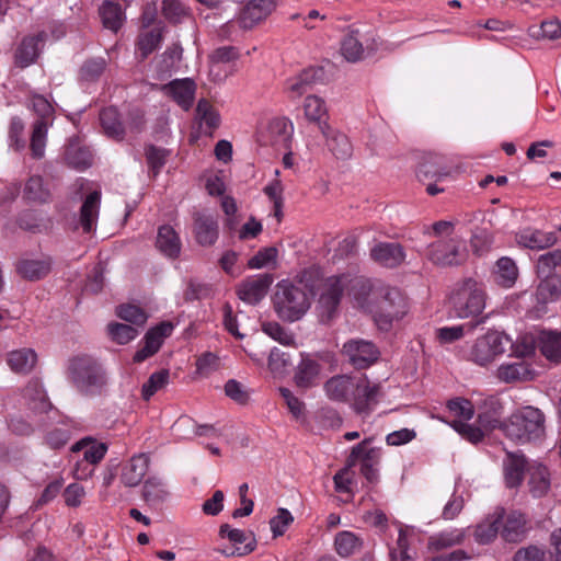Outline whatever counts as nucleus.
I'll return each mask as SVG.
<instances>
[{
  "instance_id": "64",
  "label": "nucleus",
  "mask_w": 561,
  "mask_h": 561,
  "mask_svg": "<svg viewBox=\"0 0 561 561\" xmlns=\"http://www.w3.org/2000/svg\"><path fill=\"white\" fill-rule=\"evenodd\" d=\"M108 333L118 344H126L138 335V331L135 328L123 323L108 324Z\"/></svg>"
},
{
  "instance_id": "32",
  "label": "nucleus",
  "mask_w": 561,
  "mask_h": 561,
  "mask_svg": "<svg viewBox=\"0 0 561 561\" xmlns=\"http://www.w3.org/2000/svg\"><path fill=\"white\" fill-rule=\"evenodd\" d=\"M101 193L93 191L84 199L80 210V225L83 232H92L98 222L99 210H100Z\"/></svg>"
},
{
  "instance_id": "52",
  "label": "nucleus",
  "mask_w": 561,
  "mask_h": 561,
  "mask_svg": "<svg viewBox=\"0 0 561 561\" xmlns=\"http://www.w3.org/2000/svg\"><path fill=\"white\" fill-rule=\"evenodd\" d=\"M444 162V156L438 153H428L424 157L423 161L420 163L416 175L419 180L423 183H431V181L435 180L436 171L439 165Z\"/></svg>"
},
{
  "instance_id": "24",
  "label": "nucleus",
  "mask_w": 561,
  "mask_h": 561,
  "mask_svg": "<svg viewBox=\"0 0 561 561\" xmlns=\"http://www.w3.org/2000/svg\"><path fill=\"white\" fill-rule=\"evenodd\" d=\"M516 242L523 248L539 251L554 245L557 236L551 231L526 228L516 234Z\"/></svg>"
},
{
  "instance_id": "45",
  "label": "nucleus",
  "mask_w": 561,
  "mask_h": 561,
  "mask_svg": "<svg viewBox=\"0 0 561 561\" xmlns=\"http://www.w3.org/2000/svg\"><path fill=\"white\" fill-rule=\"evenodd\" d=\"M494 274L499 285L510 288L518 277V268L512 259L503 256L497 260Z\"/></svg>"
},
{
  "instance_id": "14",
  "label": "nucleus",
  "mask_w": 561,
  "mask_h": 561,
  "mask_svg": "<svg viewBox=\"0 0 561 561\" xmlns=\"http://www.w3.org/2000/svg\"><path fill=\"white\" fill-rule=\"evenodd\" d=\"M343 354L355 368H366L379 357L378 348L369 341L351 340L343 345Z\"/></svg>"
},
{
  "instance_id": "7",
  "label": "nucleus",
  "mask_w": 561,
  "mask_h": 561,
  "mask_svg": "<svg viewBox=\"0 0 561 561\" xmlns=\"http://www.w3.org/2000/svg\"><path fill=\"white\" fill-rule=\"evenodd\" d=\"M511 339L495 330H490L477 337L470 347L463 353V357L476 365L485 367L502 356Z\"/></svg>"
},
{
  "instance_id": "4",
  "label": "nucleus",
  "mask_w": 561,
  "mask_h": 561,
  "mask_svg": "<svg viewBox=\"0 0 561 561\" xmlns=\"http://www.w3.org/2000/svg\"><path fill=\"white\" fill-rule=\"evenodd\" d=\"M506 437L518 444L537 443L545 436V416L539 409L525 407L501 424Z\"/></svg>"
},
{
  "instance_id": "55",
  "label": "nucleus",
  "mask_w": 561,
  "mask_h": 561,
  "mask_svg": "<svg viewBox=\"0 0 561 561\" xmlns=\"http://www.w3.org/2000/svg\"><path fill=\"white\" fill-rule=\"evenodd\" d=\"M323 137L327 139L329 149L336 158L343 159L351 154L352 146L344 134L334 131L330 127L329 135Z\"/></svg>"
},
{
  "instance_id": "59",
  "label": "nucleus",
  "mask_w": 561,
  "mask_h": 561,
  "mask_svg": "<svg viewBox=\"0 0 561 561\" xmlns=\"http://www.w3.org/2000/svg\"><path fill=\"white\" fill-rule=\"evenodd\" d=\"M195 366L196 375L201 377H208L209 375L219 369L220 359L215 353L204 352L199 356H197Z\"/></svg>"
},
{
  "instance_id": "37",
  "label": "nucleus",
  "mask_w": 561,
  "mask_h": 561,
  "mask_svg": "<svg viewBox=\"0 0 561 561\" xmlns=\"http://www.w3.org/2000/svg\"><path fill=\"white\" fill-rule=\"evenodd\" d=\"M540 279L536 289V301L545 307L557 301L561 296V276L538 277Z\"/></svg>"
},
{
  "instance_id": "34",
  "label": "nucleus",
  "mask_w": 561,
  "mask_h": 561,
  "mask_svg": "<svg viewBox=\"0 0 561 561\" xmlns=\"http://www.w3.org/2000/svg\"><path fill=\"white\" fill-rule=\"evenodd\" d=\"M496 377L503 382H519L526 381L534 377L530 366L524 362L518 360L514 363H504L496 370Z\"/></svg>"
},
{
  "instance_id": "41",
  "label": "nucleus",
  "mask_w": 561,
  "mask_h": 561,
  "mask_svg": "<svg viewBox=\"0 0 561 561\" xmlns=\"http://www.w3.org/2000/svg\"><path fill=\"white\" fill-rule=\"evenodd\" d=\"M49 124L45 119H37L32 126L30 150L34 159H42L45 154Z\"/></svg>"
},
{
  "instance_id": "57",
  "label": "nucleus",
  "mask_w": 561,
  "mask_h": 561,
  "mask_svg": "<svg viewBox=\"0 0 561 561\" xmlns=\"http://www.w3.org/2000/svg\"><path fill=\"white\" fill-rule=\"evenodd\" d=\"M25 125L20 117H12L9 124L8 142L9 147L15 151L25 148L26 141L24 136Z\"/></svg>"
},
{
  "instance_id": "60",
  "label": "nucleus",
  "mask_w": 561,
  "mask_h": 561,
  "mask_svg": "<svg viewBox=\"0 0 561 561\" xmlns=\"http://www.w3.org/2000/svg\"><path fill=\"white\" fill-rule=\"evenodd\" d=\"M24 197L33 202H45L49 197L41 176H31L24 187Z\"/></svg>"
},
{
  "instance_id": "13",
  "label": "nucleus",
  "mask_w": 561,
  "mask_h": 561,
  "mask_svg": "<svg viewBox=\"0 0 561 561\" xmlns=\"http://www.w3.org/2000/svg\"><path fill=\"white\" fill-rule=\"evenodd\" d=\"M219 534L230 542L229 546L220 549V552L227 557L244 556L254 550L255 540L250 533L231 528L229 525L225 524L220 526Z\"/></svg>"
},
{
  "instance_id": "27",
  "label": "nucleus",
  "mask_w": 561,
  "mask_h": 561,
  "mask_svg": "<svg viewBox=\"0 0 561 561\" xmlns=\"http://www.w3.org/2000/svg\"><path fill=\"white\" fill-rule=\"evenodd\" d=\"M162 89L183 110L186 111L191 107L196 89L193 80L187 78L174 80Z\"/></svg>"
},
{
  "instance_id": "2",
  "label": "nucleus",
  "mask_w": 561,
  "mask_h": 561,
  "mask_svg": "<svg viewBox=\"0 0 561 561\" xmlns=\"http://www.w3.org/2000/svg\"><path fill=\"white\" fill-rule=\"evenodd\" d=\"M324 391L329 399L337 402H351L353 409L359 413H368L377 402L379 387L370 385L364 377L339 375L324 383Z\"/></svg>"
},
{
  "instance_id": "46",
  "label": "nucleus",
  "mask_w": 561,
  "mask_h": 561,
  "mask_svg": "<svg viewBox=\"0 0 561 561\" xmlns=\"http://www.w3.org/2000/svg\"><path fill=\"white\" fill-rule=\"evenodd\" d=\"M100 15L103 25L113 32H117L121 28L125 19L121 5L113 1H105L102 4Z\"/></svg>"
},
{
  "instance_id": "31",
  "label": "nucleus",
  "mask_w": 561,
  "mask_h": 561,
  "mask_svg": "<svg viewBox=\"0 0 561 561\" xmlns=\"http://www.w3.org/2000/svg\"><path fill=\"white\" fill-rule=\"evenodd\" d=\"M45 41L43 32L35 36L25 37L15 53V62L18 66L24 68L33 64L39 54V45Z\"/></svg>"
},
{
  "instance_id": "58",
  "label": "nucleus",
  "mask_w": 561,
  "mask_h": 561,
  "mask_svg": "<svg viewBox=\"0 0 561 561\" xmlns=\"http://www.w3.org/2000/svg\"><path fill=\"white\" fill-rule=\"evenodd\" d=\"M169 381V370L161 369L153 373L149 379L142 385L141 397L148 401L160 389L165 387Z\"/></svg>"
},
{
  "instance_id": "25",
  "label": "nucleus",
  "mask_w": 561,
  "mask_h": 561,
  "mask_svg": "<svg viewBox=\"0 0 561 561\" xmlns=\"http://www.w3.org/2000/svg\"><path fill=\"white\" fill-rule=\"evenodd\" d=\"M500 518V534L505 541H519L525 531L526 518L519 512L496 514Z\"/></svg>"
},
{
  "instance_id": "16",
  "label": "nucleus",
  "mask_w": 561,
  "mask_h": 561,
  "mask_svg": "<svg viewBox=\"0 0 561 561\" xmlns=\"http://www.w3.org/2000/svg\"><path fill=\"white\" fill-rule=\"evenodd\" d=\"M173 329L171 322H161L150 329L144 337V345L135 353L134 362L141 363L154 355L160 350L164 339L171 335Z\"/></svg>"
},
{
  "instance_id": "30",
  "label": "nucleus",
  "mask_w": 561,
  "mask_h": 561,
  "mask_svg": "<svg viewBox=\"0 0 561 561\" xmlns=\"http://www.w3.org/2000/svg\"><path fill=\"white\" fill-rule=\"evenodd\" d=\"M156 247L164 256L175 259L181 253L182 243L178 232L165 225L158 229Z\"/></svg>"
},
{
  "instance_id": "63",
  "label": "nucleus",
  "mask_w": 561,
  "mask_h": 561,
  "mask_svg": "<svg viewBox=\"0 0 561 561\" xmlns=\"http://www.w3.org/2000/svg\"><path fill=\"white\" fill-rule=\"evenodd\" d=\"M162 13L172 23L181 22L187 16V8L180 0H163Z\"/></svg>"
},
{
  "instance_id": "42",
  "label": "nucleus",
  "mask_w": 561,
  "mask_h": 561,
  "mask_svg": "<svg viewBox=\"0 0 561 561\" xmlns=\"http://www.w3.org/2000/svg\"><path fill=\"white\" fill-rule=\"evenodd\" d=\"M314 71L305 69L296 76L288 78L285 82V91L293 100L300 98L307 92L312 83Z\"/></svg>"
},
{
  "instance_id": "56",
  "label": "nucleus",
  "mask_w": 561,
  "mask_h": 561,
  "mask_svg": "<svg viewBox=\"0 0 561 561\" xmlns=\"http://www.w3.org/2000/svg\"><path fill=\"white\" fill-rule=\"evenodd\" d=\"M500 518L491 516L476 527L474 537L479 543H489L500 534Z\"/></svg>"
},
{
  "instance_id": "20",
  "label": "nucleus",
  "mask_w": 561,
  "mask_h": 561,
  "mask_svg": "<svg viewBox=\"0 0 561 561\" xmlns=\"http://www.w3.org/2000/svg\"><path fill=\"white\" fill-rule=\"evenodd\" d=\"M374 262L385 267H397L405 260L403 247L397 242H378L370 249Z\"/></svg>"
},
{
  "instance_id": "47",
  "label": "nucleus",
  "mask_w": 561,
  "mask_h": 561,
  "mask_svg": "<svg viewBox=\"0 0 561 561\" xmlns=\"http://www.w3.org/2000/svg\"><path fill=\"white\" fill-rule=\"evenodd\" d=\"M101 125L104 133L114 139H122L124 127L119 121L118 112L114 107L104 108L100 114Z\"/></svg>"
},
{
  "instance_id": "53",
  "label": "nucleus",
  "mask_w": 561,
  "mask_h": 561,
  "mask_svg": "<svg viewBox=\"0 0 561 561\" xmlns=\"http://www.w3.org/2000/svg\"><path fill=\"white\" fill-rule=\"evenodd\" d=\"M169 492L164 481L157 477L148 478L142 486V495L147 502L158 503L167 499Z\"/></svg>"
},
{
  "instance_id": "36",
  "label": "nucleus",
  "mask_w": 561,
  "mask_h": 561,
  "mask_svg": "<svg viewBox=\"0 0 561 561\" xmlns=\"http://www.w3.org/2000/svg\"><path fill=\"white\" fill-rule=\"evenodd\" d=\"M7 363L16 374H28L37 363V354L32 348L15 350L8 353Z\"/></svg>"
},
{
  "instance_id": "49",
  "label": "nucleus",
  "mask_w": 561,
  "mask_h": 561,
  "mask_svg": "<svg viewBox=\"0 0 561 561\" xmlns=\"http://www.w3.org/2000/svg\"><path fill=\"white\" fill-rule=\"evenodd\" d=\"M205 190L210 196H222L226 192V174L222 170L208 169L202 175Z\"/></svg>"
},
{
  "instance_id": "21",
  "label": "nucleus",
  "mask_w": 561,
  "mask_h": 561,
  "mask_svg": "<svg viewBox=\"0 0 561 561\" xmlns=\"http://www.w3.org/2000/svg\"><path fill=\"white\" fill-rule=\"evenodd\" d=\"M73 453L82 455V460L88 463L89 467L94 466L103 459L106 453V446L102 443L92 440H81L72 447ZM92 468H85L83 472L79 471V468L75 471L77 479H83L92 473Z\"/></svg>"
},
{
  "instance_id": "19",
  "label": "nucleus",
  "mask_w": 561,
  "mask_h": 561,
  "mask_svg": "<svg viewBox=\"0 0 561 561\" xmlns=\"http://www.w3.org/2000/svg\"><path fill=\"white\" fill-rule=\"evenodd\" d=\"M304 116L309 123L317 124L323 136L329 135V111L324 99L310 94L302 103Z\"/></svg>"
},
{
  "instance_id": "18",
  "label": "nucleus",
  "mask_w": 561,
  "mask_h": 561,
  "mask_svg": "<svg viewBox=\"0 0 561 561\" xmlns=\"http://www.w3.org/2000/svg\"><path fill=\"white\" fill-rule=\"evenodd\" d=\"M193 233L196 242L202 247L215 244L219 236L217 217L208 213L194 215Z\"/></svg>"
},
{
  "instance_id": "5",
  "label": "nucleus",
  "mask_w": 561,
  "mask_h": 561,
  "mask_svg": "<svg viewBox=\"0 0 561 561\" xmlns=\"http://www.w3.org/2000/svg\"><path fill=\"white\" fill-rule=\"evenodd\" d=\"M449 415L454 419L451 426L467 440L477 444L482 440L484 433L495 428L499 424L496 419H489L488 415L479 414L476 427L468 424L474 414L472 403L462 398L449 400L447 403Z\"/></svg>"
},
{
  "instance_id": "51",
  "label": "nucleus",
  "mask_w": 561,
  "mask_h": 561,
  "mask_svg": "<svg viewBox=\"0 0 561 561\" xmlns=\"http://www.w3.org/2000/svg\"><path fill=\"white\" fill-rule=\"evenodd\" d=\"M458 173V168L453 163V161L444 156V162L439 165L436 171L435 183L426 184L427 194L434 196L442 192H444V187H439L437 183L444 182L447 180H451Z\"/></svg>"
},
{
  "instance_id": "3",
  "label": "nucleus",
  "mask_w": 561,
  "mask_h": 561,
  "mask_svg": "<svg viewBox=\"0 0 561 561\" xmlns=\"http://www.w3.org/2000/svg\"><path fill=\"white\" fill-rule=\"evenodd\" d=\"M312 293L301 282L280 280L276 285L273 306L277 316L287 322L301 319L311 306Z\"/></svg>"
},
{
  "instance_id": "43",
  "label": "nucleus",
  "mask_w": 561,
  "mask_h": 561,
  "mask_svg": "<svg viewBox=\"0 0 561 561\" xmlns=\"http://www.w3.org/2000/svg\"><path fill=\"white\" fill-rule=\"evenodd\" d=\"M23 397L27 400L30 408L36 412H46L50 404L46 393L38 380H31L23 391Z\"/></svg>"
},
{
  "instance_id": "62",
  "label": "nucleus",
  "mask_w": 561,
  "mask_h": 561,
  "mask_svg": "<svg viewBox=\"0 0 561 561\" xmlns=\"http://www.w3.org/2000/svg\"><path fill=\"white\" fill-rule=\"evenodd\" d=\"M262 330L273 340L283 345L289 346L295 342L294 335L277 322H265L262 325Z\"/></svg>"
},
{
  "instance_id": "29",
  "label": "nucleus",
  "mask_w": 561,
  "mask_h": 561,
  "mask_svg": "<svg viewBox=\"0 0 561 561\" xmlns=\"http://www.w3.org/2000/svg\"><path fill=\"white\" fill-rule=\"evenodd\" d=\"M50 265V260L47 257H24L16 263V272L24 279L37 280L49 273Z\"/></svg>"
},
{
  "instance_id": "12",
  "label": "nucleus",
  "mask_w": 561,
  "mask_h": 561,
  "mask_svg": "<svg viewBox=\"0 0 561 561\" xmlns=\"http://www.w3.org/2000/svg\"><path fill=\"white\" fill-rule=\"evenodd\" d=\"M371 439L367 438L352 448L348 456V467H354L357 461L362 462L360 472L369 481L374 483L378 479V470L376 466L380 459V449L369 447Z\"/></svg>"
},
{
  "instance_id": "10",
  "label": "nucleus",
  "mask_w": 561,
  "mask_h": 561,
  "mask_svg": "<svg viewBox=\"0 0 561 561\" xmlns=\"http://www.w3.org/2000/svg\"><path fill=\"white\" fill-rule=\"evenodd\" d=\"M277 7L276 0H251L239 13L236 20L224 26V33L231 38V28L239 25L242 30H251L264 21Z\"/></svg>"
},
{
  "instance_id": "48",
  "label": "nucleus",
  "mask_w": 561,
  "mask_h": 561,
  "mask_svg": "<svg viewBox=\"0 0 561 561\" xmlns=\"http://www.w3.org/2000/svg\"><path fill=\"white\" fill-rule=\"evenodd\" d=\"M162 41V30L154 27L150 31H142L137 41V53L140 54L141 59L147 58L153 53Z\"/></svg>"
},
{
  "instance_id": "39",
  "label": "nucleus",
  "mask_w": 561,
  "mask_h": 561,
  "mask_svg": "<svg viewBox=\"0 0 561 561\" xmlns=\"http://www.w3.org/2000/svg\"><path fill=\"white\" fill-rule=\"evenodd\" d=\"M363 547V538L348 530L340 531L334 537V550L342 558L351 557Z\"/></svg>"
},
{
  "instance_id": "1",
  "label": "nucleus",
  "mask_w": 561,
  "mask_h": 561,
  "mask_svg": "<svg viewBox=\"0 0 561 561\" xmlns=\"http://www.w3.org/2000/svg\"><path fill=\"white\" fill-rule=\"evenodd\" d=\"M373 289L374 283L370 279L350 273L327 278L319 298L321 317L330 320L344 295L351 299L354 307L371 312L369 296Z\"/></svg>"
},
{
  "instance_id": "15",
  "label": "nucleus",
  "mask_w": 561,
  "mask_h": 561,
  "mask_svg": "<svg viewBox=\"0 0 561 561\" xmlns=\"http://www.w3.org/2000/svg\"><path fill=\"white\" fill-rule=\"evenodd\" d=\"M239 57L237 48L225 46L217 48L209 57V75L214 81H222L234 72L232 64Z\"/></svg>"
},
{
  "instance_id": "26",
  "label": "nucleus",
  "mask_w": 561,
  "mask_h": 561,
  "mask_svg": "<svg viewBox=\"0 0 561 561\" xmlns=\"http://www.w3.org/2000/svg\"><path fill=\"white\" fill-rule=\"evenodd\" d=\"M149 461V456L146 454L133 456L122 468V482L127 486L138 485L148 471Z\"/></svg>"
},
{
  "instance_id": "44",
  "label": "nucleus",
  "mask_w": 561,
  "mask_h": 561,
  "mask_svg": "<svg viewBox=\"0 0 561 561\" xmlns=\"http://www.w3.org/2000/svg\"><path fill=\"white\" fill-rule=\"evenodd\" d=\"M561 266V250L556 249L541 254L536 263L537 277L561 276L556 270Z\"/></svg>"
},
{
  "instance_id": "22",
  "label": "nucleus",
  "mask_w": 561,
  "mask_h": 561,
  "mask_svg": "<svg viewBox=\"0 0 561 561\" xmlns=\"http://www.w3.org/2000/svg\"><path fill=\"white\" fill-rule=\"evenodd\" d=\"M321 365L319 360L309 354H301V360L295 371V382L299 388H311L320 380Z\"/></svg>"
},
{
  "instance_id": "8",
  "label": "nucleus",
  "mask_w": 561,
  "mask_h": 561,
  "mask_svg": "<svg viewBox=\"0 0 561 561\" xmlns=\"http://www.w3.org/2000/svg\"><path fill=\"white\" fill-rule=\"evenodd\" d=\"M69 374L76 387L84 393L93 392L105 382L101 366L88 355L75 356L69 364Z\"/></svg>"
},
{
  "instance_id": "9",
  "label": "nucleus",
  "mask_w": 561,
  "mask_h": 561,
  "mask_svg": "<svg viewBox=\"0 0 561 561\" xmlns=\"http://www.w3.org/2000/svg\"><path fill=\"white\" fill-rule=\"evenodd\" d=\"M383 300L380 311L374 316L375 322L381 330H389L394 322L402 320L409 311L407 297L394 287L383 288Z\"/></svg>"
},
{
  "instance_id": "35",
  "label": "nucleus",
  "mask_w": 561,
  "mask_h": 561,
  "mask_svg": "<svg viewBox=\"0 0 561 561\" xmlns=\"http://www.w3.org/2000/svg\"><path fill=\"white\" fill-rule=\"evenodd\" d=\"M195 119L203 133L209 136L220 124L219 113L209 101L204 99L197 103Z\"/></svg>"
},
{
  "instance_id": "61",
  "label": "nucleus",
  "mask_w": 561,
  "mask_h": 561,
  "mask_svg": "<svg viewBox=\"0 0 561 561\" xmlns=\"http://www.w3.org/2000/svg\"><path fill=\"white\" fill-rule=\"evenodd\" d=\"M278 256V251L274 247L261 249L248 262L249 268L256 270L274 265Z\"/></svg>"
},
{
  "instance_id": "11",
  "label": "nucleus",
  "mask_w": 561,
  "mask_h": 561,
  "mask_svg": "<svg viewBox=\"0 0 561 561\" xmlns=\"http://www.w3.org/2000/svg\"><path fill=\"white\" fill-rule=\"evenodd\" d=\"M460 248L461 242L457 238L439 239L427 247L425 256L435 265H455L463 260Z\"/></svg>"
},
{
  "instance_id": "28",
  "label": "nucleus",
  "mask_w": 561,
  "mask_h": 561,
  "mask_svg": "<svg viewBox=\"0 0 561 561\" xmlns=\"http://www.w3.org/2000/svg\"><path fill=\"white\" fill-rule=\"evenodd\" d=\"M65 162L79 171H83L92 164V153L89 148L83 146L78 138L71 139L64 153Z\"/></svg>"
},
{
  "instance_id": "38",
  "label": "nucleus",
  "mask_w": 561,
  "mask_h": 561,
  "mask_svg": "<svg viewBox=\"0 0 561 561\" xmlns=\"http://www.w3.org/2000/svg\"><path fill=\"white\" fill-rule=\"evenodd\" d=\"M526 460L523 456L508 453L504 461V479L508 488L518 486L524 477Z\"/></svg>"
},
{
  "instance_id": "54",
  "label": "nucleus",
  "mask_w": 561,
  "mask_h": 561,
  "mask_svg": "<svg viewBox=\"0 0 561 561\" xmlns=\"http://www.w3.org/2000/svg\"><path fill=\"white\" fill-rule=\"evenodd\" d=\"M341 54L350 62H356L364 58V48L358 39L357 32L344 36L341 43Z\"/></svg>"
},
{
  "instance_id": "6",
  "label": "nucleus",
  "mask_w": 561,
  "mask_h": 561,
  "mask_svg": "<svg viewBox=\"0 0 561 561\" xmlns=\"http://www.w3.org/2000/svg\"><path fill=\"white\" fill-rule=\"evenodd\" d=\"M486 294L482 283L467 278L455 285L449 304L458 318L479 316L485 308Z\"/></svg>"
},
{
  "instance_id": "23",
  "label": "nucleus",
  "mask_w": 561,
  "mask_h": 561,
  "mask_svg": "<svg viewBox=\"0 0 561 561\" xmlns=\"http://www.w3.org/2000/svg\"><path fill=\"white\" fill-rule=\"evenodd\" d=\"M468 536V529L465 528L446 529L432 535L428 538L427 547L432 552H439L457 546H461Z\"/></svg>"
},
{
  "instance_id": "33",
  "label": "nucleus",
  "mask_w": 561,
  "mask_h": 561,
  "mask_svg": "<svg viewBox=\"0 0 561 561\" xmlns=\"http://www.w3.org/2000/svg\"><path fill=\"white\" fill-rule=\"evenodd\" d=\"M267 131L270 134L271 141L274 144H283L286 149L290 148L294 124L287 117H273L267 121Z\"/></svg>"
},
{
  "instance_id": "17",
  "label": "nucleus",
  "mask_w": 561,
  "mask_h": 561,
  "mask_svg": "<svg viewBox=\"0 0 561 561\" xmlns=\"http://www.w3.org/2000/svg\"><path fill=\"white\" fill-rule=\"evenodd\" d=\"M272 283L273 277L268 274L252 276L239 285L238 297L247 304L255 305L266 296Z\"/></svg>"
},
{
  "instance_id": "40",
  "label": "nucleus",
  "mask_w": 561,
  "mask_h": 561,
  "mask_svg": "<svg viewBox=\"0 0 561 561\" xmlns=\"http://www.w3.org/2000/svg\"><path fill=\"white\" fill-rule=\"evenodd\" d=\"M529 491L535 497L546 495L550 489V474L547 467L534 465L529 467Z\"/></svg>"
},
{
  "instance_id": "50",
  "label": "nucleus",
  "mask_w": 561,
  "mask_h": 561,
  "mask_svg": "<svg viewBox=\"0 0 561 561\" xmlns=\"http://www.w3.org/2000/svg\"><path fill=\"white\" fill-rule=\"evenodd\" d=\"M540 350L549 360L561 363V333L543 332L540 337Z\"/></svg>"
}]
</instances>
